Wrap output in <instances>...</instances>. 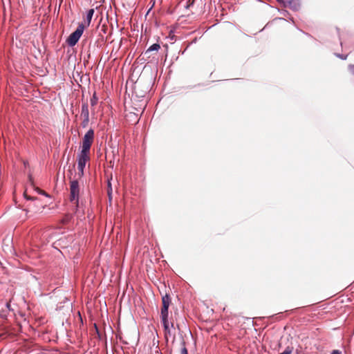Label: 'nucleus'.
I'll list each match as a JSON object with an SVG mask.
<instances>
[{"instance_id":"9","label":"nucleus","mask_w":354,"mask_h":354,"mask_svg":"<svg viewBox=\"0 0 354 354\" xmlns=\"http://www.w3.org/2000/svg\"><path fill=\"white\" fill-rule=\"evenodd\" d=\"M94 12L95 10L93 8L88 10L85 20L86 23V26H88L90 25Z\"/></svg>"},{"instance_id":"1","label":"nucleus","mask_w":354,"mask_h":354,"mask_svg":"<svg viewBox=\"0 0 354 354\" xmlns=\"http://www.w3.org/2000/svg\"><path fill=\"white\" fill-rule=\"evenodd\" d=\"M84 28L85 26L83 24H80L77 29L69 35L66 40V42L69 46H74L77 43L82 35L83 34Z\"/></svg>"},{"instance_id":"6","label":"nucleus","mask_w":354,"mask_h":354,"mask_svg":"<svg viewBox=\"0 0 354 354\" xmlns=\"http://www.w3.org/2000/svg\"><path fill=\"white\" fill-rule=\"evenodd\" d=\"M171 304L170 297L166 294L162 297V307L160 310V317H168V309Z\"/></svg>"},{"instance_id":"16","label":"nucleus","mask_w":354,"mask_h":354,"mask_svg":"<svg viewBox=\"0 0 354 354\" xmlns=\"http://www.w3.org/2000/svg\"><path fill=\"white\" fill-rule=\"evenodd\" d=\"M24 196H25L27 199H28V200H34V199H35V198H34V197L28 196L26 194V192H24Z\"/></svg>"},{"instance_id":"17","label":"nucleus","mask_w":354,"mask_h":354,"mask_svg":"<svg viewBox=\"0 0 354 354\" xmlns=\"http://www.w3.org/2000/svg\"><path fill=\"white\" fill-rule=\"evenodd\" d=\"M331 354H342V353L340 351H339L338 350H334Z\"/></svg>"},{"instance_id":"8","label":"nucleus","mask_w":354,"mask_h":354,"mask_svg":"<svg viewBox=\"0 0 354 354\" xmlns=\"http://www.w3.org/2000/svg\"><path fill=\"white\" fill-rule=\"evenodd\" d=\"M160 48V46L158 44H153L151 45L145 53V55H147L148 57H150L149 55L152 51L158 52L159 49Z\"/></svg>"},{"instance_id":"12","label":"nucleus","mask_w":354,"mask_h":354,"mask_svg":"<svg viewBox=\"0 0 354 354\" xmlns=\"http://www.w3.org/2000/svg\"><path fill=\"white\" fill-rule=\"evenodd\" d=\"M97 102V97L95 94H93V97L91 98V106H94Z\"/></svg>"},{"instance_id":"7","label":"nucleus","mask_w":354,"mask_h":354,"mask_svg":"<svg viewBox=\"0 0 354 354\" xmlns=\"http://www.w3.org/2000/svg\"><path fill=\"white\" fill-rule=\"evenodd\" d=\"M283 4L285 7L297 10L300 7L299 0H277Z\"/></svg>"},{"instance_id":"2","label":"nucleus","mask_w":354,"mask_h":354,"mask_svg":"<svg viewBox=\"0 0 354 354\" xmlns=\"http://www.w3.org/2000/svg\"><path fill=\"white\" fill-rule=\"evenodd\" d=\"M94 140V131L89 129L84 135L82 139V152L90 153V149Z\"/></svg>"},{"instance_id":"4","label":"nucleus","mask_w":354,"mask_h":354,"mask_svg":"<svg viewBox=\"0 0 354 354\" xmlns=\"http://www.w3.org/2000/svg\"><path fill=\"white\" fill-rule=\"evenodd\" d=\"M80 187L77 180H73L70 182V201H75L78 204L79 200Z\"/></svg>"},{"instance_id":"11","label":"nucleus","mask_w":354,"mask_h":354,"mask_svg":"<svg viewBox=\"0 0 354 354\" xmlns=\"http://www.w3.org/2000/svg\"><path fill=\"white\" fill-rule=\"evenodd\" d=\"M165 331L169 330L168 317H160Z\"/></svg>"},{"instance_id":"14","label":"nucleus","mask_w":354,"mask_h":354,"mask_svg":"<svg viewBox=\"0 0 354 354\" xmlns=\"http://www.w3.org/2000/svg\"><path fill=\"white\" fill-rule=\"evenodd\" d=\"M180 354H188L187 349L185 346L181 349Z\"/></svg>"},{"instance_id":"15","label":"nucleus","mask_w":354,"mask_h":354,"mask_svg":"<svg viewBox=\"0 0 354 354\" xmlns=\"http://www.w3.org/2000/svg\"><path fill=\"white\" fill-rule=\"evenodd\" d=\"M348 70H349L351 73L354 75V64L353 65H349Z\"/></svg>"},{"instance_id":"10","label":"nucleus","mask_w":354,"mask_h":354,"mask_svg":"<svg viewBox=\"0 0 354 354\" xmlns=\"http://www.w3.org/2000/svg\"><path fill=\"white\" fill-rule=\"evenodd\" d=\"M28 180H29V183H30V185L35 189H36L39 194H44V195H46V192L44 191H43V190L40 189L39 187H36L35 186L32 176L30 174L28 176Z\"/></svg>"},{"instance_id":"3","label":"nucleus","mask_w":354,"mask_h":354,"mask_svg":"<svg viewBox=\"0 0 354 354\" xmlns=\"http://www.w3.org/2000/svg\"><path fill=\"white\" fill-rule=\"evenodd\" d=\"M90 160V153L81 151L77 158L78 175L81 178L84 175L86 163Z\"/></svg>"},{"instance_id":"5","label":"nucleus","mask_w":354,"mask_h":354,"mask_svg":"<svg viewBox=\"0 0 354 354\" xmlns=\"http://www.w3.org/2000/svg\"><path fill=\"white\" fill-rule=\"evenodd\" d=\"M80 116L83 118L82 126L85 128L88 126L89 122V111L87 102L82 103Z\"/></svg>"},{"instance_id":"13","label":"nucleus","mask_w":354,"mask_h":354,"mask_svg":"<svg viewBox=\"0 0 354 354\" xmlns=\"http://www.w3.org/2000/svg\"><path fill=\"white\" fill-rule=\"evenodd\" d=\"M112 191V188H111V184L110 183V181L108 182V194L110 196L111 195V192Z\"/></svg>"},{"instance_id":"19","label":"nucleus","mask_w":354,"mask_h":354,"mask_svg":"<svg viewBox=\"0 0 354 354\" xmlns=\"http://www.w3.org/2000/svg\"><path fill=\"white\" fill-rule=\"evenodd\" d=\"M66 221V219H64V220H63V223H65Z\"/></svg>"},{"instance_id":"18","label":"nucleus","mask_w":354,"mask_h":354,"mask_svg":"<svg viewBox=\"0 0 354 354\" xmlns=\"http://www.w3.org/2000/svg\"><path fill=\"white\" fill-rule=\"evenodd\" d=\"M338 56H339L340 58L343 59H346V57H347V55H346V56H344H344H342V55H338Z\"/></svg>"}]
</instances>
